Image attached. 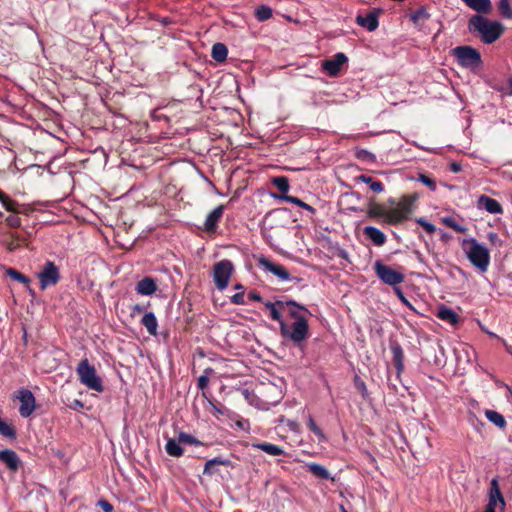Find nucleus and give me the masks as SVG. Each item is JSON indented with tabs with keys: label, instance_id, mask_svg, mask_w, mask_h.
<instances>
[{
	"label": "nucleus",
	"instance_id": "f257e3e1",
	"mask_svg": "<svg viewBox=\"0 0 512 512\" xmlns=\"http://www.w3.org/2000/svg\"><path fill=\"white\" fill-rule=\"evenodd\" d=\"M415 200V195H405L397 203L394 199H389V203L394 205L392 208H386L383 204L371 201L367 214L370 218L380 219L390 225H397L407 220L413 213Z\"/></svg>",
	"mask_w": 512,
	"mask_h": 512
},
{
	"label": "nucleus",
	"instance_id": "f03ea898",
	"mask_svg": "<svg viewBox=\"0 0 512 512\" xmlns=\"http://www.w3.org/2000/svg\"><path fill=\"white\" fill-rule=\"evenodd\" d=\"M468 29L471 33L477 34L485 44H491L500 38L505 27L498 21H491L476 14L469 19Z\"/></svg>",
	"mask_w": 512,
	"mask_h": 512
},
{
	"label": "nucleus",
	"instance_id": "7ed1b4c3",
	"mask_svg": "<svg viewBox=\"0 0 512 512\" xmlns=\"http://www.w3.org/2000/svg\"><path fill=\"white\" fill-rule=\"evenodd\" d=\"M462 248L472 265L481 272H486L490 263V253L488 249L477 242L475 238L464 239Z\"/></svg>",
	"mask_w": 512,
	"mask_h": 512
},
{
	"label": "nucleus",
	"instance_id": "20e7f679",
	"mask_svg": "<svg viewBox=\"0 0 512 512\" xmlns=\"http://www.w3.org/2000/svg\"><path fill=\"white\" fill-rule=\"evenodd\" d=\"M76 372L81 384L85 385L87 388L97 392H102L104 390L102 380L97 375L95 367L91 365L87 359L80 361Z\"/></svg>",
	"mask_w": 512,
	"mask_h": 512
},
{
	"label": "nucleus",
	"instance_id": "39448f33",
	"mask_svg": "<svg viewBox=\"0 0 512 512\" xmlns=\"http://www.w3.org/2000/svg\"><path fill=\"white\" fill-rule=\"evenodd\" d=\"M281 335L294 343L304 341L309 335L308 320L294 321L291 325L281 322Z\"/></svg>",
	"mask_w": 512,
	"mask_h": 512
},
{
	"label": "nucleus",
	"instance_id": "423d86ee",
	"mask_svg": "<svg viewBox=\"0 0 512 512\" xmlns=\"http://www.w3.org/2000/svg\"><path fill=\"white\" fill-rule=\"evenodd\" d=\"M452 53L462 67L477 68L482 63L480 53L471 46H458L453 49Z\"/></svg>",
	"mask_w": 512,
	"mask_h": 512
},
{
	"label": "nucleus",
	"instance_id": "0eeeda50",
	"mask_svg": "<svg viewBox=\"0 0 512 512\" xmlns=\"http://www.w3.org/2000/svg\"><path fill=\"white\" fill-rule=\"evenodd\" d=\"M233 271L234 266L230 260L224 259L214 264L213 280L217 289L222 291L228 286Z\"/></svg>",
	"mask_w": 512,
	"mask_h": 512
},
{
	"label": "nucleus",
	"instance_id": "6e6552de",
	"mask_svg": "<svg viewBox=\"0 0 512 512\" xmlns=\"http://www.w3.org/2000/svg\"><path fill=\"white\" fill-rule=\"evenodd\" d=\"M374 271L377 277L385 284L390 286H397L405 279L401 271L395 270L392 267L383 264L380 260L374 264Z\"/></svg>",
	"mask_w": 512,
	"mask_h": 512
},
{
	"label": "nucleus",
	"instance_id": "1a4fd4ad",
	"mask_svg": "<svg viewBox=\"0 0 512 512\" xmlns=\"http://www.w3.org/2000/svg\"><path fill=\"white\" fill-rule=\"evenodd\" d=\"M40 289L45 290L50 286H54L60 279V272L58 267L52 261H47L37 273Z\"/></svg>",
	"mask_w": 512,
	"mask_h": 512
},
{
	"label": "nucleus",
	"instance_id": "9d476101",
	"mask_svg": "<svg viewBox=\"0 0 512 512\" xmlns=\"http://www.w3.org/2000/svg\"><path fill=\"white\" fill-rule=\"evenodd\" d=\"M16 398L20 401V415L23 418H28L35 410V397L33 393L26 388H22L18 390Z\"/></svg>",
	"mask_w": 512,
	"mask_h": 512
},
{
	"label": "nucleus",
	"instance_id": "9b49d317",
	"mask_svg": "<svg viewBox=\"0 0 512 512\" xmlns=\"http://www.w3.org/2000/svg\"><path fill=\"white\" fill-rule=\"evenodd\" d=\"M497 504H500L503 508L505 506V500L500 491L498 479L493 478L490 483L489 501L484 512H495Z\"/></svg>",
	"mask_w": 512,
	"mask_h": 512
},
{
	"label": "nucleus",
	"instance_id": "f8f14e48",
	"mask_svg": "<svg viewBox=\"0 0 512 512\" xmlns=\"http://www.w3.org/2000/svg\"><path fill=\"white\" fill-rule=\"evenodd\" d=\"M348 61L347 56L342 53H336L331 59L323 61L322 68L330 76H337L342 66Z\"/></svg>",
	"mask_w": 512,
	"mask_h": 512
},
{
	"label": "nucleus",
	"instance_id": "ddd939ff",
	"mask_svg": "<svg viewBox=\"0 0 512 512\" xmlns=\"http://www.w3.org/2000/svg\"><path fill=\"white\" fill-rule=\"evenodd\" d=\"M258 263H259V266L261 268H263L266 271H269V272L273 273L280 280H282V281L290 280L289 272L282 265L276 264V263L270 261L266 257L259 258Z\"/></svg>",
	"mask_w": 512,
	"mask_h": 512
},
{
	"label": "nucleus",
	"instance_id": "4468645a",
	"mask_svg": "<svg viewBox=\"0 0 512 512\" xmlns=\"http://www.w3.org/2000/svg\"><path fill=\"white\" fill-rule=\"evenodd\" d=\"M294 321L308 320L309 310L294 301H286V311Z\"/></svg>",
	"mask_w": 512,
	"mask_h": 512
},
{
	"label": "nucleus",
	"instance_id": "2eb2a0df",
	"mask_svg": "<svg viewBox=\"0 0 512 512\" xmlns=\"http://www.w3.org/2000/svg\"><path fill=\"white\" fill-rule=\"evenodd\" d=\"M0 461L11 471H17L20 467L21 460L15 451L4 449L0 451Z\"/></svg>",
	"mask_w": 512,
	"mask_h": 512
},
{
	"label": "nucleus",
	"instance_id": "dca6fc26",
	"mask_svg": "<svg viewBox=\"0 0 512 512\" xmlns=\"http://www.w3.org/2000/svg\"><path fill=\"white\" fill-rule=\"evenodd\" d=\"M478 207L485 209L491 214H501L503 212L501 204L486 195H481L478 199Z\"/></svg>",
	"mask_w": 512,
	"mask_h": 512
},
{
	"label": "nucleus",
	"instance_id": "f3484780",
	"mask_svg": "<svg viewBox=\"0 0 512 512\" xmlns=\"http://www.w3.org/2000/svg\"><path fill=\"white\" fill-rule=\"evenodd\" d=\"M135 290L140 295L149 296L156 292L157 284L153 278L144 277L136 284Z\"/></svg>",
	"mask_w": 512,
	"mask_h": 512
},
{
	"label": "nucleus",
	"instance_id": "a211bd4d",
	"mask_svg": "<svg viewBox=\"0 0 512 512\" xmlns=\"http://www.w3.org/2000/svg\"><path fill=\"white\" fill-rule=\"evenodd\" d=\"M265 307L270 311V317L274 320L279 322L281 325V322H284L281 316V313L286 311V302L283 301H276V302H266Z\"/></svg>",
	"mask_w": 512,
	"mask_h": 512
},
{
	"label": "nucleus",
	"instance_id": "6ab92c4d",
	"mask_svg": "<svg viewBox=\"0 0 512 512\" xmlns=\"http://www.w3.org/2000/svg\"><path fill=\"white\" fill-rule=\"evenodd\" d=\"M363 233L377 246L384 245L387 240L385 234L381 230L373 226H366L363 229Z\"/></svg>",
	"mask_w": 512,
	"mask_h": 512
},
{
	"label": "nucleus",
	"instance_id": "aec40b11",
	"mask_svg": "<svg viewBox=\"0 0 512 512\" xmlns=\"http://www.w3.org/2000/svg\"><path fill=\"white\" fill-rule=\"evenodd\" d=\"M224 213V206L219 205L214 210H212L208 216L206 217L204 226L207 231H212L216 228L217 223L222 218Z\"/></svg>",
	"mask_w": 512,
	"mask_h": 512
},
{
	"label": "nucleus",
	"instance_id": "412c9836",
	"mask_svg": "<svg viewBox=\"0 0 512 512\" xmlns=\"http://www.w3.org/2000/svg\"><path fill=\"white\" fill-rule=\"evenodd\" d=\"M469 8L476 11L479 15L487 14L491 11V0H462Z\"/></svg>",
	"mask_w": 512,
	"mask_h": 512
},
{
	"label": "nucleus",
	"instance_id": "4be33fe9",
	"mask_svg": "<svg viewBox=\"0 0 512 512\" xmlns=\"http://www.w3.org/2000/svg\"><path fill=\"white\" fill-rule=\"evenodd\" d=\"M356 22L361 27L366 28L368 31H374L378 27V18L375 13H368L365 16L358 15Z\"/></svg>",
	"mask_w": 512,
	"mask_h": 512
},
{
	"label": "nucleus",
	"instance_id": "5701e85b",
	"mask_svg": "<svg viewBox=\"0 0 512 512\" xmlns=\"http://www.w3.org/2000/svg\"><path fill=\"white\" fill-rule=\"evenodd\" d=\"M437 317L443 321H446L452 325H456L459 322L458 314L446 306H441L438 309Z\"/></svg>",
	"mask_w": 512,
	"mask_h": 512
},
{
	"label": "nucleus",
	"instance_id": "b1692460",
	"mask_svg": "<svg viewBox=\"0 0 512 512\" xmlns=\"http://www.w3.org/2000/svg\"><path fill=\"white\" fill-rule=\"evenodd\" d=\"M252 446L254 448L262 450L265 453L272 455V456H281V455L285 454V451L283 448H281L278 445L268 443V442L255 443Z\"/></svg>",
	"mask_w": 512,
	"mask_h": 512
},
{
	"label": "nucleus",
	"instance_id": "393cba45",
	"mask_svg": "<svg viewBox=\"0 0 512 512\" xmlns=\"http://www.w3.org/2000/svg\"><path fill=\"white\" fill-rule=\"evenodd\" d=\"M141 323L146 328V330L148 331V333L150 335H153V336L157 335L158 323H157V319H156L154 313H152V312L145 313L141 319Z\"/></svg>",
	"mask_w": 512,
	"mask_h": 512
},
{
	"label": "nucleus",
	"instance_id": "a878e982",
	"mask_svg": "<svg viewBox=\"0 0 512 512\" xmlns=\"http://www.w3.org/2000/svg\"><path fill=\"white\" fill-rule=\"evenodd\" d=\"M356 181L368 184L370 189L375 193H381L384 190L382 182L376 181L368 175H360L356 177Z\"/></svg>",
	"mask_w": 512,
	"mask_h": 512
},
{
	"label": "nucleus",
	"instance_id": "bb28decb",
	"mask_svg": "<svg viewBox=\"0 0 512 512\" xmlns=\"http://www.w3.org/2000/svg\"><path fill=\"white\" fill-rule=\"evenodd\" d=\"M180 444L181 443L179 440L177 441L175 439H169L165 445V450L170 456L180 457L184 453V450Z\"/></svg>",
	"mask_w": 512,
	"mask_h": 512
},
{
	"label": "nucleus",
	"instance_id": "cd10ccee",
	"mask_svg": "<svg viewBox=\"0 0 512 512\" xmlns=\"http://www.w3.org/2000/svg\"><path fill=\"white\" fill-rule=\"evenodd\" d=\"M229 464H230L229 460H223V459H220V458H214V459L208 460L205 463L203 473L205 475L211 476V475L216 473V470L214 469V467L216 465L228 466Z\"/></svg>",
	"mask_w": 512,
	"mask_h": 512
},
{
	"label": "nucleus",
	"instance_id": "c85d7f7f",
	"mask_svg": "<svg viewBox=\"0 0 512 512\" xmlns=\"http://www.w3.org/2000/svg\"><path fill=\"white\" fill-rule=\"evenodd\" d=\"M485 416L486 418L492 422L495 426L503 429L505 428L506 426V420L505 418L503 417V415H501L500 413H498L497 411H494V410H486L485 411Z\"/></svg>",
	"mask_w": 512,
	"mask_h": 512
},
{
	"label": "nucleus",
	"instance_id": "c756f323",
	"mask_svg": "<svg viewBox=\"0 0 512 512\" xmlns=\"http://www.w3.org/2000/svg\"><path fill=\"white\" fill-rule=\"evenodd\" d=\"M307 468L317 478H320V479H329L330 478V474H329L328 470L320 464L309 463V464H307Z\"/></svg>",
	"mask_w": 512,
	"mask_h": 512
},
{
	"label": "nucleus",
	"instance_id": "7c9ffc66",
	"mask_svg": "<svg viewBox=\"0 0 512 512\" xmlns=\"http://www.w3.org/2000/svg\"><path fill=\"white\" fill-rule=\"evenodd\" d=\"M228 54L227 47L222 43H216L212 47V58L217 62H222Z\"/></svg>",
	"mask_w": 512,
	"mask_h": 512
},
{
	"label": "nucleus",
	"instance_id": "2f4dec72",
	"mask_svg": "<svg viewBox=\"0 0 512 512\" xmlns=\"http://www.w3.org/2000/svg\"><path fill=\"white\" fill-rule=\"evenodd\" d=\"M441 221L445 226L451 228L452 230H454L457 233H466L468 231L467 227L459 224L454 217H451V216L443 217L441 219Z\"/></svg>",
	"mask_w": 512,
	"mask_h": 512
},
{
	"label": "nucleus",
	"instance_id": "473e14b6",
	"mask_svg": "<svg viewBox=\"0 0 512 512\" xmlns=\"http://www.w3.org/2000/svg\"><path fill=\"white\" fill-rule=\"evenodd\" d=\"M2 244L9 252H13L20 247V239L17 234L10 233L7 238L2 241Z\"/></svg>",
	"mask_w": 512,
	"mask_h": 512
},
{
	"label": "nucleus",
	"instance_id": "72a5a7b5",
	"mask_svg": "<svg viewBox=\"0 0 512 512\" xmlns=\"http://www.w3.org/2000/svg\"><path fill=\"white\" fill-rule=\"evenodd\" d=\"M391 352L393 354V361H394L397 369L400 371L403 367V359H404L403 350L400 345L395 344V345L391 346Z\"/></svg>",
	"mask_w": 512,
	"mask_h": 512
},
{
	"label": "nucleus",
	"instance_id": "f704fd0d",
	"mask_svg": "<svg viewBox=\"0 0 512 512\" xmlns=\"http://www.w3.org/2000/svg\"><path fill=\"white\" fill-rule=\"evenodd\" d=\"M272 184L280 191L282 192V195H287V192L289 191L290 185L288 178L285 176H279L274 177L272 179Z\"/></svg>",
	"mask_w": 512,
	"mask_h": 512
},
{
	"label": "nucleus",
	"instance_id": "c9c22d12",
	"mask_svg": "<svg viewBox=\"0 0 512 512\" xmlns=\"http://www.w3.org/2000/svg\"><path fill=\"white\" fill-rule=\"evenodd\" d=\"M0 434L4 437L14 439L16 437V430L11 424L0 418Z\"/></svg>",
	"mask_w": 512,
	"mask_h": 512
},
{
	"label": "nucleus",
	"instance_id": "e433bc0d",
	"mask_svg": "<svg viewBox=\"0 0 512 512\" xmlns=\"http://www.w3.org/2000/svg\"><path fill=\"white\" fill-rule=\"evenodd\" d=\"M429 18V14L424 7L419 8L410 15V19L413 23L419 24Z\"/></svg>",
	"mask_w": 512,
	"mask_h": 512
},
{
	"label": "nucleus",
	"instance_id": "4c0bfd02",
	"mask_svg": "<svg viewBox=\"0 0 512 512\" xmlns=\"http://www.w3.org/2000/svg\"><path fill=\"white\" fill-rule=\"evenodd\" d=\"M214 373V370L212 368H206L201 376L197 379V387L201 390H204L207 388L209 383V377L211 374Z\"/></svg>",
	"mask_w": 512,
	"mask_h": 512
},
{
	"label": "nucleus",
	"instance_id": "58836bf2",
	"mask_svg": "<svg viewBox=\"0 0 512 512\" xmlns=\"http://www.w3.org/2000/svg\"><path fill=\"white\" fill-rule=\"evenodd\" d=\"M0 201L4 205V207L8 211H12L14 213H19V209L17 208L18 204L11 200L7 195H5L3 192L0 191Z\"/></svg>",
	"mask_w": 512,
	"mask_h": 512
},
{
	"label": "nucleus",
	"instance_id": "ea45409f",
	"mask_svg": "<svg viewBox=\"0 0 512 512\" xmlns=\"http://www.w3.org/2000/svg\"><path fill=\"white\" fill-rule=\"evenodd\" d=\"M255 15L259 21H266L272 17V9L268 6L262 5L256 9Z\"/></svg>",
	"mask_w": 512,
	"mask_h": 512
},
{
	"label": "nucleus",
	"instance_id": "a19ab883",
	"mask_svg": "<svg viewBox=\"0 0 512 512\" xmlns=\"http://www.w3.org/2000/svg\"><path fill=\"white\" fill-rule=\"evenodd\" d=\"M498 9L500 14L507 19L512 18V8L510 5V0H500L498 4Z\"/></svg>",
	"mask_w": 512,
	"mask_h": 512
},
{
	"label": "nucleus",
	"instance_id": "79ce46f5",
	"mask_svg": "<svg viewBox=\"0 0 512 512\" xmlns=\"http://www.w3.org/2000/svg\"><path fill=\"white\" fill-rule=\"evenodd\" d=\"M209 405H210V412L217 418L219 416H223L228 413V409L220 403H214L212 401H209Z\"/></svg>",
	"mask_w": 512,
	"mask_h": 512
},
{
	"label": "nucleus",
	"instance_id": "37998d69",
	"mask_svg": "<svg viewBox=\"0 0 512 512\" xmlns=\"http://www.w3.org/2000/svg\"><path fill=\"white\" fill-rule=\"evenodd\" d=\"M6 274L10 278H12L20 283H23V284L29 283V279L25 275H23L22 273L18 272L17 270H15L13 268L7 269Z\"/></svg>",
	"mask_w": 512,
	"mask_h": 512
},
{
	"label": "nucleus",
	"instance_id": "c03bdc74",
	"mask_svg": "<svg viewBox=\"0 0 512 512\" xmlns=\"http://www.w3.org/2000/svg\"><path fill=\"white\" fill-rule=\"evenodd\" d=\"M307 424H308V428L318 437V439L320 441L325 439V436H324L322 430L317 426V424L315 423V421L311 415L308 417Z\"/></svg>",
	"mask_w": 512,
	"mask_h": 512
},
{
	"label": "nucleus",
	"instance_id": "a18cd8bd",
	"mask_svg": "<svg viewBox=\"0 0 512 512\" xmlns=\"http://www.w3.org/2000/svg\"><path fill=\"white\" fill-rule=\"evenodd\" d=\"M416 222L424 228V230L429 233V234H433L435 231H436V227L429 223L428 221H426L424 218H418L416 220Z\"/></svg>",
	"mask_w": 512,
	"mask_h": 512
},
{
	"label": "nucleus",
	"instance_id": "49530a36",
	"mask_svg": "<svg viewBox=\"0 0 512 512\" xmlns=\"http://www.w3.org/2000/svg\"><path fill=\"white\" fill-rule=\"evenodd\" d=\"M275 198H279L281 200H284L286 202H289V203H292V204H295L297 206H301L303 201L295 196H290V195H280V196H276L274 195Z\"/></svg>",
	"mask_w": 512,
	"mask_h": 512
},
{
	"label": "nucleus",
	"instance_id": "de8ad7c7",
	"mask_svg": "<svg viewBox=\"0 0 512 512\" xmlns=\"http://www.w3.org/2000/svg\"><path fill=\"white\" fill-rule=\"evenodd\" d=\"M178 440L182 444H195V443H198L196 441V439L192 435L187 434V433H183V432L179 434Z\"/></svg>",
	"mask_w": 512,
	"mask_h": 512
},
{
	"label": "nucleus",
	"instance_id": "09e8293b",
	"mask_svg": "<svg viewBox=\"0 0 512 512\" xmlns=\"http://www.w3.org/2000/svg\"><path fill=\"white\" fill-rule=\"evenodd\" d=\"M6 222L10 227L16 228L21 225V219L18 215L13 214L6 218Z\"/></svg>",
	"mask_w": 512,
	"mask_h": 512
},
{
	"label": "nucleus",
	"instance_id": "8fccbe9b",
	"mask_svg": "<svg viewBox=\"0 0 512 512\" xmlns=\"http://www.w3.org/2000/svg\"><path fill=\"white\" fill-rule=\"evenodd\" d=\"M419 180L424 184L426 185L427 187H429L431 190H435L436 189V183L433 179H431L430 177L424 175V174H421L420 177H419Z\"/></svg>",
	"mask_w": 512,
	"mask_h": 512
},
{
	"label": "nucleus",
	"instance_id": "3c124183",
	"mask_svg": "<svg viewBox=\"0 0 512 512\" xmlns=\"http://www.w3.org/2000/svg\"><path fill=\"white\" fill-rule=\"evenodd\" d=\"M394 291L396 293V295L398 296V298L400 299V301L407 307L409 308H412V305L411 303L408 301V299L404 296L402 290L398 287H395L394 288Z\"/></svg>",
	"mask_w": 512,
	"mask_h": 512
},
{
	"label": "nucleus",
	"instance_id": "603ef678",
	"mask_svg": "<svg viewBox=\"0 0 512 512\" xmlns=\"http://www.w3.org/2000/svg\"><path fill=\"white\" fill-rule=\"evenodd\" d=\"M98 506L104 511V512H112L113 511V506L111 503H109L108 501L106 500H99L98 501Z\"/></svg>",
	"mask_w": 512,
	"mask_h": 512
},
{
	"label": "nucleus",
	"instance_id": "864d4df0",
	"mask_svg": "<svg viewBox=\"0 0 512 512\" xmlns=\"http://www.w3.org/2000/svg\"><path fill=\"white\" fill-rule=\"evenodd\" d=\"M231 301H232V303L237 304V305L244 304L243 293H237V294L233 295L231 298Z\"/></svg>",
	"mask_w": 512,
	"mask_h": 512
},
{
	"label": "nucleus",
	"instance_id": "5fc2aeb1",
	"mask_svg": "<svg viewBox=\"0 0 512 512\" xmlns=\"http://www.w3.org/2000/svg\"><path fill=\"white\" fill-rule=\"evenodd\" d=\"M450 169L451 171H453L454 173H458L461 171V165L459 163H456V162H452L450 164Z\"/></svg>",
	"mask_w": 512,
	"mask_h": 512
},
{
	"label": "nucleus",
	"instance_id": "6e6d98bb",
	"mask_svg": "<svg viewBox=\"0 0 512 512\" xmlns=\"http://www.w3.org/2000/svg\"><path fill=\"white\" fill-rule=\"evenodd\" d=\"M83 406L84 405L80 400H74L70 407L73 408L74 410H78V409H82Z\"/></svg>",
	"mask_w": 512,
	"mask_h": 512
},
{
	"label": "nucleus",
	"instance_id": "4d7b16f0",
	"mask_svg": "<svg viewBox=\"0 0 512 512\" xmlns=\"http://www.w3.org/2000/svg\"><path fill=\"white\" fill-rule=\"evenodd\" d=\"M301 208L309 211L310 213L314 214L316 212V210L309 204L303 202L302 205L300 206Z\"/></svg>",
	"mask_w": 512,
	"mask_h": 512
},
{
	"label": "nucleus",
	"instance_id": "13d9d810",
	"mask_svg": "<svg viewBox=\"0 0 512 512\" xmlns=\"http://www.w3.org/2000/svg\"><path fill=\"white\" fill-rule=\"evenodd\" d=\"M301 208L309 211L310 213L314 214L316 212V210L309 204L303 202L302 205L300 206Z\"/></svg>",
	"mask_w": 512,
	"mask_h": 512
},
{
	"label": "nucleus",
	"instance_id": "bf43d9fd",
	"mask_svg": "<svg viewBox=\"0 0 512 512\" xmlns=\"http://www.w3.org/2000/svg\"><path fill=\"white\" fill-rule=\"evenodd\" d=\"M358 156L363 158V159H368V158H372L373 157V155L370 152L366 151V150L361 151Z\"/></svg>",
	"mask_w": 512,
	"mask_h": 512
},
{
	"label": "nucleus",
	"instance_id": "052dcab7",
	"mask_svg": "<svg viewBox=\"0 0 512 512\" xmlns=\"http://www.w3.org/2000/svg\"><path fill=\"white\" fill-rule=\"evenodd\" d=\"M249 298L254 301H261V296L258 293H250Z\"/></svg>",
	"mask_w": 512,
	"mask_h": 512
},
{
	"label": "nucleus",
	"instance_id": "680f3d73",
	"mask_svg": "<svg viewBox=\"0 0 512 512\" xmlns=\"http://www.w3.org/2000/svg\"><path fill=\"white\" fill-rule=\"evenodd\" d=\"M144 311V307L139 305V304H136L134 307H133V312H136V313H142Z\"/></svg>",
	"mask_w": 512,
	"mask_h": 512
},
{
	"label": "nucleus",
	"instance_id": "e2e57ef3",
	"mask_svg": "<svg viewBox=\"0 0 512 512\" xmlns=\"http://www.w3.org/2000/svg\"><path fill=\"white\" fill-rule=\"evenodd\" d=\"M501 173L504 178H508V179L512 180V173H510L508 171H502Z\"/></svg>",
	"mask_w": 512,
	"mask_h": 512
},
{
	"label": "nucleus",
	"instance_id": "0e129e2a",
	"mask_svg": "<svg viewBox=\"0 0 512 512\" xmlns=\"http://www.w3.org/2000/svg\"><path fill=\"white\" fill-rule=\"evenodd\" d=\"M356 386L361 391H364L366 389L365 384L363 382H356Z\"/></svg>",
	"mask_w": 512,
	"mask_h": 512
},
{
	"label": "nucleus",
	"instance_id": "69168bd1",
	"mask_svg": "<svg viewBox=\"0 0 512 512\" xmlns=\"http://www.w3.org/2000/svg\"><path fill=\"white\" fill-rule=\"evenodd\" d=\"M340 511L341 512H348L343 505L340 506Z\"/></svg>",
	"mask_w": 512,
	"mask_h": 512
},
{
	"label": "nucleus",
	"instance_id": "338daca9",
	"mask_svg": "<svg viewBox=\"0 0 512 512\" xmlns=\"http://www.w3.org/2000/svg\"><path fill=\"white\" fill-rule=\"evenodd\" d=\"M485 332H486L487 334H489L490 336H492V337H496V335H495L494 333H492V332H489V331H486V330H485Z\"/></svg>",
	"mask_w": 512,
	"mask_h": 512
},
{
	"label": "nucleus",
	"instance_id": "774afa93",
	"mask_svg": "<svg viewBox=\"0 0 512 512\" xmlns=\"http://www.w3.org/2000/svg\"><path fill=\"white\" fill-rule=\"evenodd\" d=\"M242 288H243V286H242L241 284H237V285L235 286V289H242Z\"/></svg>",
	"mask_w": 512,
	"mask_h": 512
}]
</instances>
